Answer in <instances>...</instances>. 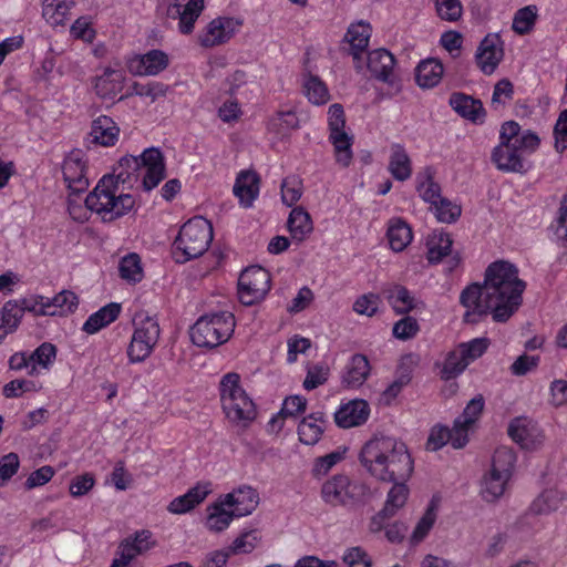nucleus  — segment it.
Listing matches in <instances>:
<instances>
[{"instance_id":"obj_4","label":"nucleus","mask_w":567,"mask_h":567,"mask_svg":"<svg viewBox=\"0 0 567 567\" xmlns=\"http://www.w3.org/2000/svg\"><path fill=\"white\" fill-rule=\"evenodd\" d=\"M117 188L113 176L102 177L84 200L86 209L96 213L104 223L114 221L131 213L135 207L134 197L131 194L117 193Z\"/></svg>"},{"instance_id":"obj_40","label":"nucleus","mask_w":567,"mask_h":567,"mask_svg":"<svg viewBox=\"0 0 567 567\" xmlns=\"http://www.w3.org/2000/svg\"><path fill=\"white\" fill-rule=\"evenodd\" d=\"M118 271L122 279L134 284L140 282L143 279L140 256L135 252L124 256L120 261Z\"/></svg>"},{"instance_id":"obj_2","label":"nucleus","mask_w":567,"mask_h":567,"mask_svg":"<svg viewBox=\"0 0 567 567\" xmlns=\"http://www.w3.org/2000/svg\"><path fill=\"white\" fill-rule=\"evenodd\" d=\"M359 460L381 482L408 481L414 468L408 446L393 436H373L362 446Z\"/></svg>"},{"instance_id":"obj_17","label":"nucleus","mask_w":567,"mask_h":567,"mask_svg":"<svg viewBox=\"0 0 567 567\" xmlns=\"http://www.w3.org/2000/svg\"><path fill=\"white\" fill-rule=\"evenodd\" d=\"M449 104L460 116L473 123H483L486 115L481 100L462 92L452 93Z\"/></svg>"},{"instance_id":"obj_13","label":"nucleus","mask_w":567,"mask_h":567,"mask_svg":"<svg viewBox=\"0 0 567 567\" xmlns=\"http://www.w3.org/2000/svg\"><path fill=\"white\" fill-rule=\"evenodd\" d=\"M368 69L372 76L391 86L398 84V79L393 73L395 65L394 55L386 49H375L368 54Z\"/></svg>"},{"instance_id":"obj_31","label":"nucleus","mask_w":567,"mask_h":567,"mask_svg":"<svg viewBox=\"0 0 567 567\" xmlns=\"http://www.w3.org/2000/svg\"><path fill=\"white\" fill-rule=\"evenodd\" d=\"M168 55L162 50H151L140 58L136 73L157 75L168 66Z\"/></svg>"},{"instance_id":"obj_60","label":"nucleus","mask_w":567,"mask_h":567,"mask_svg":"<svg viewBox=\"0 0 567 567\" xmlns=\"http://www.w3.org/2000/svg\"><path fill=\"white\" fill-rule=\"evenodd\" d=\"M435 216L442 223H454L461 216V206L453 204L447 198H440V202L434 205Z\"/></svg>"},{"instance_id":"obj_42","label":"nucleus","mask_w":567,"mask_h":567,"mask_svg":"<svg viewBox=\"0 0 567 567\" xmlns=\"http://www.w3.org/2000/svg\"><path fill=\"white\" fill-rule=\"evenodd\" d=\"M78 303V296L70 290H62L53 298L44 297L45 309L55 311V315H58V309L61 310L60 313L73 312L76 309Z\"/></svg>"},{"instance_id":"obj_64","label":"nucleus","mask_w":567,"mask_h":567,"mask_svg":"<svg viewBox=\"0 0 567 567\" xmlns=\"http://www.w3.org/2000/svg\"><path fill=\"white\" fill-rule=\"evenodd\" d=\"M471 424H465L462 417H456L453 427L449 429V440L454 449H463L468 442Z\"/></svg>"},{"instance_id":"obj_34","label":"nucleus","mask_w":567,"mask_h":567,"mask_svg":"<svg viewBox=\"0 0 567 567\" xmlns=\"http://www.w3.org/2000/svg\"><path fill=\"white\" fill-rule=\"evenodd\" d=\"M564 497L555 489L544 491L529 506L534 515H547L559 508Z\"/></svg>"},{"instance_id":"obj_39","label":"nucleus","mask_w":567,"mask_h":567,"mask_svg":"<svg viewBox=\"0 0 567 567\" xmlns=\"http://www.w3.org/2000/svg\"><path fill=\"white\" fill-rule=\"evenodd\" d=\"M208 511L210 513L207 516L206 526L213 532H223L229 526L233 518L237 517L234 509L226 511L223 504H213L208 507Z\"/></svg>"},{"instance_id":"obj_21","label":"nucleus","mask_w":567,"mask_h":567,"mask_svg":"<svg viewBox=\"0 0 567 567\" xmlns=\"http://www.w3.org/2000/svg\"><path fill=\"white\" fill-rule=\"evenodd\" d=\"M348 480L343 474H337L328 480L321 488L322 499L332 506L348 505Z\"/></svg>"},{"instance_id":"obj_28","label":"nucleus","mask_w":567,"mask_h":567,"mask_svg":"<svg viewBox=\"0 0 567 567\" xmlns=\"http://www.w3.org/2000/svg\"><path fill=\"white\" fill-rule=\"evenodd\" d=\"M389 171L392 176L400 182H404L411 177V159L405 148L401 144H393L391 147Z\"/></svg>"},{"instance_id":"obj_56","label":"nucleus","mask_w":567,"mask_h":567,"mask_svg":"<svg viewBox=\"0 0 567 567\" xmlns=\"http://www.w3.org/2000/svg\"><path fill=\"white\" fill-rule=\"evenodd\" d=\"M259 537L257 529L243 532L228 548L230 554H248L252 551L257 545Z\"/></svg>"},{"instance_id":"obj_29","label":"nucleus","mask_w":567,"mask_h":567,"mask_svg":"<svg viewBox=\"0 0 567 567\" xmlns=\"http://www.w3.org/2000/svg\"><path fill=\"white\" fill-rule=\"evenodd\" d=\"M393 486L388 493L383 508L378 513V517H392L402 508L409 496L406 481H392Z\"/></svg>"},{"instance_id":"obj_27","label":"nucleus","mask_w":567,"mask_h":567,"mask_svg":"<svg viewBox=\"0 0 567 567\" xmlns=\"http://www.w3.org/2000/svg\"><path fill=\"white\" fill-rule=\"evenodd\" d=\"M386 237L391 249L395 252L403 251L411 243L413 235L408 223L401 218L391 219L389 223Z\"/></svg>"},{"instance_id":"obj_55","label":"nucleus","mask_w":567,"mask_h":567,"mask_svg":"<svg viewBox=\"0 0 567 567\" xmlns=\"http://www.w3.org/2000/svg\"><path fill=\"white\" fill-rule=\"evenodd\" d=\"M513 97L514 85L508 79L504 78L494 85L491 106L497 111L499 106L506 105Z\"/></svg>"},{"instance_id":"obj_38","label":"nucleus","mask_w":567,"mask_h":567,"mask_svg":"<svg viewBox=\"0 0 567 567\" xmlns=\"http://www.w3.org/2000/svg\"><path fill=\"white\" fill-rule=\"evenodd\" d=\"M467 365L468 363L457 346L456 349L446 354L441 370V378L443 380L455 379L467 368Z\"/></svg>"},{"instance_id":"obj_24","label":"nucleus","mask_w":567,"mask_h":567,"mask_svg":"<svg viewBox=\"0 0 567 567\" xmlns=\"http://www.w3.org/2000/svg\"><path fill=\"white\" fill-rule=\"evenodd\" d=\"M121 305L111 302L92 313L84 322L82 330L87 334H94L110 323L114 322L121 313Z\"/></svg>"},{"instance_id":"obj_41","label":"nucleus","mask_w":567,"mask_h":567,"mask_svg":"<svg viewBox=\"0 0 567 567\" xmlns=\"http://www.w3.org/2000/svg\"><path fill=\"white\" fill-rule=\"evenodd\" d=\"M537 20V7L534 4L526 6L516 11L513 18V30L519 34L524 35L529 33Z\"/></svg>"},{"instance_id":"obj_10","label":"nucleus","mask_w":567,"mask_h":567,"mask_svg":"<svg viewBox=\"0 0 567 567\" xmlns=\"http://www.w3.org/2000/svg\"><path fill=\"white\" fill-rule=\"evenodd\" d=\"M62 173L71 195H79L86 190L89 179L83 151L74 148L65 156Z\"/></svg>"},{"instance_id":"obj_58","label":"nucleus","mask_w":567,"mask_h":567,"mask_svg":"<svg viewBox=\"0 0 567 567\" xmlns=\"http://www.w3.org/2000/svg\"><path fill=\"white\" fill-rule=\"evenodd\" d=\"M489 340L487 338H475L468 342H462L458 344L463 355L467 363L475 361L481 358L488 349Z\"/></svg>"},{"instance_id":"obj_36","label":"nucleus","mask_w":567,"mask_h":567,"mask_svg":"<svg viewBox=\"0 0 567 567\" xmlns=\"http://www.w3.org/2000/svg\"><path fill=\"white\" fill-rule=\"evenodd\" d=\"M388 299L394 311L406 315L417 307V302L404 286H394L389 290Z\"/></svg>"},{"instance_id":"obj_14","label":"nucleus","mask_w":567,"mask_h":567,"mask_svg":"<svg viewBox=\"0 0 567 567\" xmlns=\"http://www.w3.org/2000/svg\"><path fill=\"white\" fill-rule=\"evenodd\" d=\"M453 240L447 233H434L427 240V260L430 264H439L446 256L451 255L449 260V271H453L461 262L458 252H452Z\"/></svg>"},{"instance_id":"obj_3","label":"nucleus","mask_w":567,"mask_h":567,"mask_svg":"<svg viewBox=\"0 0 567 567\" xmlns=\"http://www.w3.org/2000/svg\"><path fill=\"white\" fill-rule=\"evenodd\" d=\"M142 168H145L143 188L146 192H150L166 176L165 158L159 148L150 147L140 156H123L118 161L117 167L114 168V174L112 175L114 177L115 185L132 184L137 181L138 172Z\"/></svg>"},{"instance_id":"obj_5","label":"nucleus","mask_w":567,"mask_h":567,"mask_svg":"<svg viewBox=\"0 0 567 567\" xmlns=\"http://www.w3.org/2000/svg\"><path fill=\"white\" fill-rule=\"evenodd\" d=\"M213 240V225L202 216L188 219L174 240L173 255L176 262L184 264L203 256Z\"/></svg>"},{"instance_id":"obj_54","label":"nucleus","mask_w":567,"mask_h":567,"mask_svg":"<svg viewBox=\"0 0 567 567\" xmlns=\"http://www.w3.org/2000/svg\"><path fill=\"white\" fill-rule=\"evenodd\" d=\"M373 497V491L363 481L348 480V504H365Z\"/></svg>"},{"instance_id":"obj_51","label":"nucleus","mask_w":567,"mask_h":567,"mask_svg":"<svg viewBox=\"0 0 567 567\" xmlns=\"http://www.w3.org/2000/svg\"><path fill=\"white\" fill-rule=\"evenodd\" d=\"M425 181L417 185V190L421 193L423 200L432 204L433 206L440 202L441 187L433 179V172L431 167H426L424 171Z\"/></svg>"},{"instance_id":"obj_7","label":"nucleus","mask_w":567,"mask_h":567,"mask_svg":"<svg viewBox=\"0 0 567 567\" xmlns=\"http://www.w3.org/2000/svg\"><path fill=\"white\" fill-rule=\"evenodd\" d=\"M220 401L227 419L234 423L247 425L257 415L252 400L240 386V377L236 372L225 374L219 383Z\"/></svg>"},{"instance_id":"obj_32","label":"nucleus","mask_w":567,"mask_h":567,"mask_svg":"<svg viewBox=\"0 0 567 567\" xmlns=\"http://www.w3.org/2000/svg\"><path fill=\"white\" fill-rule=\"evenodd\" d=\"M511 477L494 471L484 475L481 486V495L488 503L496 502L505 492L506 484Z\"/></svg>"},{"instance_id":"obj_44","label":"nucleus","mask_w":567,"mask_h":567,"mask_svg":"<svg viewBox=\"0 0 567 567\" xmlns=\"http://www.w3.org/2000/svg\"><path fill=\"white\" fill-rule=\"evenodd\" d=\"M237 508H234L237 517L251 514L258 505L259 496L256 489L250 486H243L236 489Z\"/></svg>"},{"instance_id":"obj_33","label":"nucleus","mask_w":567,"mask_h":567,"mask_svg":"<svg viewBox=\"0 0 567 567\" xmlns=\"http://www.w3.org/2000/svg\"><path fill=\"white\" fill-rule=\"evenodd\" d=\"M347 39L351 47V55L354 60H359L361 53L368 48L370 39V27L362 22L352 24L347 32Z\"/></svg>"},{"instance_id":"obj_52","label":"nucleus","mask_w":567,"mask_h":567,"mask_svg":"<svg viewBox=\"0 0 567 567\" xmlns=\"http://www.w3.org/2000/svg\"><path fill=\"white\" fill-rule=\"evenodd\" d=\"M436 520V513H435V505L433 502L429 505L423 516L417 522L412 536L411 542L414 544H417L422 542L433 527L434 523Z\"/></svg>"},{"instance_id":"obj_11","label":"nucleus","mask_w":567,"mask_h":567,"mask_svg":"<svg viewBox=\"0 0 567 567\" xmlns=\"http://www.w3.org/2000/svg\"><path fill=\"white\" fill-rule=\"evenodd\" d=\"M504 58V41L498 33H488L480 42L475 53V61L480 70L491 75L495 72Z\"/></svg>"},{"instance_id":"obj_1","label":"nucleus","mask_w":567,"mask_h":567,"mask_svg":"<svg viewBox=\"0 0 567 567\" xmlns=\"http://www.w3.org/2000/svg\"><path fill=\"white\" fill-rule=\"evenodd\" d=\"M526 282L518 278L517 267L506 260L492 262L485 270L483 285L471 284L460 296L467 310L464 322L477 323L487 315L495 322H506L519 308Z\"/></svg>"},{"instance_id":"obj_20","label":"nucleus","mask_w":567,"mask_h":567,"mask_svg":"<svg viewBox=\"0 0 567 567\" xmlns=\"http://www.w3.org/2000/svg\"><path fill=\"white\" fill-rule=\"evenodd\" d=\"M120 134L116 123L106 115H101L92 122L90 135L92 142L102 146H113Z\"/></svg>"},{"instance_id":"obj_9","label":"nucleus","mask_w":567,"mask_h":567,"mask_svg":"<svg viewBox=\"0 0 567 567\" xmlns=\"http://www.w3.org/2000/svg\"><path fill=\"white\" fill-rule=\"evenodd\" d=\"M329 141L334 147L336 159L339 164L347 167L352 159L353 137L344 131L346 117L343 106L334 103L329 107Z\"/></svg>"},{"instance_id":"obj_48","label":"nucleus","mask_w":567,"mask_h":567,"mask_svg":"<svg viewBox=\"0 0 567 567\" xmlns=\"http://www.w3.org/2000/svg\"><path fill=\"white\" fill-rule=\"evenodd\" d=\"M56 357V348L50 342H43L31 354L32 361L31 369L28 371L29 375L37 373V364L48 368Z\"/></svg>"},{"instance_id":"obj_61","label":"nucleus","mask_w":567,"mask_h":567,"mask_svg":"<svg viewBox=\"0 0 567 567\" xmlns=\"http://www.w3.org/2000/svg\"><path fill=\"white\" fill-rule=\"evenodd\" d=\"M154 349V346L147 343V341H143L136 338L134 334L132 336V340L127 348V357L131 363H140L143 362L146 358L150 357Z\"/></svg>"},{"instance_id":"obj_8","label":"nucleus","mask_w":567,"mask_h":567,"mask_svg":"<svg viewBox=\"0 0 567 567\" xmlns=\"http://www.w3.org/2000/svg\"><path fill=\"white\" fill-rule=\"evenodd\" d=\"M270 290V274L260 266H251L238 278V297L243 305L252 306L261 301Z\"/></svg>"},{"instance_id":"obj_62","label":"nucleus","mask_w":567,"mask_h":567,"mask_svg":"<svg viewBox=\"0 0 567 567\" xmlns=\"http://www.w3.org/2000/svg\"><path fill=\"white\" fill-rule=\"evenodd\" d=\"M420 327L415 318L405 316L393 326V336L400 340H409L416 336Z\"/></svg>"},{"instance_id":"obj_6","label":"nucleus","mask_w":567,"mask_h":567,"mask_svg":"<svg viewBox=\"0 0 567 567\" xmlns=\"http://www.w3.org/2000/svg\"><path fill=\"white\" fill-rule=\"evenodd\" d=\"M235 326V317L229 311L203 315L190 328L192 342L197 347L214 349L230 339Z\"/></svg>"},{"instance_id":"obj_22","label":"nucleus","mask_w":567,"mask_h":567,"mask_svg":"<svg viewBox=\"0 0 567 567\" xmlns=\"http://www.w3.org/2000/svg\"><path fill=\"white\" fill-rule=\"evenodd\" d=\"M124 74L120 70L106 68L104 72L95 79L94 89L102 99H113L123 89Z\"/></svg>"},{"instance_id":"obj_23","label":"nucleus","mask_w":567,"mask_h":567,"mask_svg":"<svg viewBox=\"0 0 567 567\" xmlns=\"http://www.w3.org/2000/svg\"><path fill=\"white\" fill-rule=\"evenodd\" d=\"M443 71L440 60L434 58L423 60L415 68V81L420 87L432 89L441 82Z\"/></svg>"},{"instance_id":"obj_45","label":"nucleus","mask_w":567,"mask_h":567,"mask_svg":"<svg viewBox=\"0 0 567 567\" xmlns=\"http://www.w3.org/2000/svg\"><path fill=\"white\" fill-rule=\"evenodd\" d=\"M516 462L515 453L505 446L495 450L491 470L495 473L511 477Z\"/></svg>"},{"instance_id":"obj_16","label":"nucleus","mask_w":567,"mask_h":567,"mask_svg":"<svg viewBox=\"0 0 567 567\" xmlns=\"http://www.w3.org/2000/svg\"><path fill=\"white\" fill-rule=\"evenodd\" d=\"M369 413V404L364 400H352L336 411L334 422L342 429L359 426L368 420Z\"/></svg>"},{"instance_id":"obj_35","label":"nucleus","mask_w":567,"mask_h":567,"mask_svg":"<svg viewBox=\"0 0 567 567\" xmlns=\"http://www.w3.org/2000/svg\"><path fill=\"white\" fill-rule=\"evenodd\" d=\"M75 6L73 0H63L43 4L42 16L52 27L64 25L69 19L70 10Z\"/></svg>"},{"instance_id":"obj_15","label":"nucleus","mask_w":567,"mask_h":567,"mask_svg":"<svg viewBox=\"0 0 567 567\" xmlns=\"http://www.w3.org/2000/svg\"><path fill=\"white\" fill-rule=\"evenodd\" d=\"M519 147L514 144H499L492 152V162L502 172L525 173L524 161Z\"/></svg>"},{"instance_id":"obj_59","label":"nucleus","mask_w":567,"mask_h":567,"mask_svg":"<svg viewBox=\"0 0 567 567\" xmlns=\"http://www.w3.org/2000/svg\"><path fill=\"white\" fill-rule=\"evenodd\" d=\"M302 195L301 182L296 177H287L281 183V199L282 203L291 207L296 204Z\"/></svg>"},{"instance_id":"obj_18","label":"nucleus","mask_w":567,"mask_h":567,"mask_svg":"<svg viewBox=\"0 0 567 567\" xmlns=\"http://www.w3.org/2000/svg\"><path fill=\"white\" fill-rule=\"evenodd\" d=\"M209 482H199L187 493L175 497L167 506L168 512L173 514H185L192 511L196 505L200 504L212 492Z\"/></svg>"},{"instance_id":"obj_46","label":"nucleus","mask_w":567,"mask_h":567,"mask_svg":"<svg viewBox=\"0 0 567 567\" xmlns=\"http://www.w3.org/2000/svg\"><path fill=\"white\" fill-rule=\"evenodd\" d=\"M303 86L306 95L311 103L321 105L329 101L330 94L328 87L318 75L310 74Z\"/></svg>"},{"instance_id":"obj_57","label":"nucleus","mask_w":567,"mask_h":567,"mask_svg":"<svg viewBox=\"0 0 567 567\" xmlns=\"http://www.w3.org/2000/svg\"><path fill=\"white\" fill-rule=\"evenodd\" d=\"M22 319V310L17 300H9L0 312V323L9 330H16Z\"/></svg>"},{"instance_id":"obj_37","label":"nucleus","mask_w":567,"mask_h":567,"mask_svg":"<svg viewBox=\"0 0 567 567\" xmlns=\"http://www.w3.org/2000/svg\"><path fill=\"white\" fill-rule=\"evenodd\" d=\"M168 91V85L157 82L150 81L147 83L133 82L130 86L128 92L121 96L120 100L126 99L132 95H137L142 97H150L152 102H155L159 97L166 96Z\"/></svg>"},{"instance_id":"obj_63","label":"nucleus","mask_w":567,"mask_h":567,"mask_svg":"<svg viewBox=\"0 0 567 567\" xmlns=\"http://www.w3.org/2000/svg\"><path fill=\"white\" fill-rule=\"evenodd\" d=\"M435 8L442 20L457 21L462 16V3L460 0H435Z\"/></svg>"},{"instance_id":"obj_26","label":"nucleus","mask_w":567,"mask_h":567,"mask_svg":"<svg viewBox=\"0 0 567 567\" xmlns=\"http://www.w3.org/2000/svg\"><path fill=\"white\" fill-rule=\"evenodd\" d=\"M288 230L293 240L303 241L313 230L310 214L301 206L292 208L287 220Z\"/></svg>"},{"instance_id":"obj_49","label":"nucleus","mask_w":567,"mask_h":567,"mask_svg":"<svg viewBox=\"0 0 567 567\" xmlns=\"http://www.w3.org/2000/svg\"><path fill=\"white\" fill-rule=\"evenodd\" d=\"M297 432L299 441L302 444L315 445L320 441L324 432V426L317 424L315 421H311L305 416L298 424Z\"/></svg>"},{"instance_id":"obj_50","label":"nucleus","mask_w":567,"mask_h":567,"mask_svg":"<svg viewBox=\"0 0 567 567\" xmlns=\"http://www.w3.org/2000/svg\"><path fill=\"white\" fill-rule=\"evenodd\" d=\"M159 324L156 319L145 316L134 331V336L155 347L159 339Z\"/></svg>"},{"instance_id":"obj_47","label":"nucleus","mask_w":567,"mask_h":567,"mask_svg":"<svg viewBox=\"0 0 567 567\" xmlns=\"http://www.w3.org/2000/svg\"><path fill=\"white\" fill-rule=\"evenodd\" d=\"M204 9V0H189L183 9L181 21H179V31L183 34H189L194 30V23L199 17L200 12Z\"/></svg>"},{"instance_id":"obj_43","label":"nucleus","mask_w":567,"mask_h":567,"mask_svg":"<svg viewBox=\"0 0 567 567\" xmlns=\"http://www.w3.org/2000/svg\"><path fill=\"white\" fill-rule=\"evenodd\" d=\"M299 118L293 111H280L268 122V128L282 136L298 128Z\"/></svg>"},{"instance_id":"obj_53","label":"nucleus","mask_w":567,"mask_h":567,"mask_svg":"<svg viewBox=\"0 0 567 567\" xmlns=\"http://www.w3.org/2000/svg\"><path fill=\"white\" fill-rule=\"evenodd\" d=\"M508 436L524 449H528L533 443L530 440V430L526 419H514L507 429Z\"/></svg>"},{"instance_id":"obj_25","label":"nucleus","mask_w":567,"mask_h":567,"mask_svg":"<svg viewBox=\"0 0 567 567\" xmlns=\"http://www.w3.org/2000/svg\"><path fill=\"white\" fill-rule=\"evenodd\" d=\"M414 364L413 355H404L396 370L395 380L383 391L382 396L386 404L394 400L402 389L412 380V365Z\"/></svg>"},{"instance_id":"obj_30","label":"nucleus","mask_w":567,"mask_h":567,"mask_svg":"<svg viewBox=\"0 0 567 567\" xmlns=\"http://www.w3.org/2000/svg\"><path fill=\"white\" fill-rule=\"evenodd\" d=\"M370 374V363L365 355L354 354L343 375V383L351 388H358L367 380Z\"/></svg>"},{"instance_id":"obj_12","label":"nucleus","mask_w":567,"mask_h":567,"mask_svg":"<svg viewBox=\"0 0 567 567\" xmlns=\"http://www.w3.org/2000/svg\"><path fill=\"white\" fill-rule=\"evenodd\" d=\"M241 22L234 18H216L208 23L205 32L199 35V43L204 48L223 44L235 34Z\"/></svg>"},{"instance_id":"obj_19","label":"nucleus","mask_w":567,"mask_h":567,"mask_svg":"<svg viewBox=\"0 0 567 567\" xmlns=\"http://www.w3.org/2000/svg\"><path fill=\"white\" fill-rule=\"evenodd\" d=\"M260 178L256 172H240L234 185V194L244 207H250L259 194Z\"/></svg>"}]
</instances>
